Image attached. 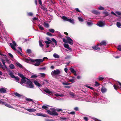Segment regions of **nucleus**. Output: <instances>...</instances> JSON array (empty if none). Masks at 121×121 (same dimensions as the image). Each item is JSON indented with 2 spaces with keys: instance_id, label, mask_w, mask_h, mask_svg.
<instances>
[{
  "instance_id": "obj_59",
  "label": "nucleus",
  "mask_w": 121,
  "mask_h": 121,
  "mask_svg": "<svg viewBox=\"0 0 121 121\" xmlns=\"http://www.w3.org/2000/svg\"><path fill=\"white\" fill-rule=\"evenodd\" d=\"M111 13L113 14L114 15V16L116 17L117 16V15L113 11L111 12Z\"/></svg>"
},
{
  "instance_id": "obj_53",
  "label": "nucleus",
  "mask_w": 121,
  "mask_h": 121,
  "mask_svg": "<svg viewBox=\"0 0 121 121\" xmlns=\"http://www.w3.org/2000/svg\"><path fill=\"white\" fill-rule=\"evenodd\" d=\"M116 13L118 15H121V13L118 11H117L116 12Z\"/></svg>"
},
{
  "instance_id": "obj_11",
  "label": "nucleus",
  "mask_w": 121,
  "mask_h": 121,
  "mask_svg": "<svg viewBox=\"0 0 121 121\" xmlns=\"http://www.w3.org/2000/svg\"><path fill=\"white\" fill-rule=\"evenodd\" d=\"M91 12L97 15H99L100 13L98 12V11L95 10H93Z\"/></svg>"
},
{
  "instance_id": "obj_57",
  "label": "nucleus",
  "mask_w": 121,
  "mask_h": 121,
  "mask_svg": "<svg viewBox=\"0 0 121 121\" xmlns=\"http://www.w3.org/2000/svg\"><path fill=\"white\" fill-rule=\"evenodd\" d=\"M113 86L114 88L116 90H117L118 88V86H117V85L115 84H114L113 85Z\"/></svg>"
},
{
  "instance_id": "obj_28",
  "label": "nucleus",
  "mask_w": 121,
  "mask_h": 121,
  "mask_svg": "<svg viewBox=\"0 0 121 121\" xmlns=\"http://www.w3.org/2000/svg\"><path fill=\"white\" fill-rule=\"evenodd\" d=\"M10 68L11 69H14V68L15 67L14 65L13 64H11L9 66Z\"/></svg>"
},
{
  "instance_id": "obj_10",
  "label": "nucleus",
  "mask_w": 121,
  "mask_h": 121,
  "mask_svg": "<svg viewBox=\"0 0 121 121\" xmlns=\"http://www.w3.org/2000/svg\"><path fill=\"white\" fill-rule=\"evenodd\" d=\"M107 44V43L106 42L104 41L103 40L102 41L99 43L97 44V46H101L102 45L106 46Z\"/></svg>"
},
{
  "instance_id": "obj_51",
  "label": "nucleus",
  "mask_w": 121,
  "mask_h": 121,
  "mask_svg": "<svg viewBox=\"0 0 121 121\" xmlns=\"http://www.w3.org/2000/svg\"><path fill=\"white\" fill-rule=\"evenodd\" d=\"M39 44L40 46L42 47H43V45L42 44V42L39 41Z\"/></svg>"
},
{
  "instance_id": "obj_3",
  "label": "nucleus",
  "mask_w": 121,
  "mask_h": 121,
  "mask_svg": "<svg viewBox=\"0 0 121 121\" xmlns=\"http://www.w3.org/2000/svg\"><path fill=\"white\" fill-rule=\"evenodd\" d=\"M60 70L58 69L52 71L51 73L52 76L55 78H57V75L60 74Z\"/></svg>"
},
{
  "instance_id": "obj_40",
  "label": "nucleus",
  "mask_w": 121,
  "mask_h": 121,
  "mask_svg": "<svg viewBox=\"0 0 121 121\" xmlns=\"http://www.w3.org/2000/svg\"><path fill=\"white\" fill-rule=\"evenodd\" d=\"M42 108L43 109H45L46 110H47L48 108V107L45 105H43L42 107Z\"/></svg>"
},
{
  "instance_id": "obj_2",
  "label": "nucleus",
  "mask_w": 121,
  "mask_h": 121,
  "mask_svg": "<svg viewBox=\"0 0 121 121\" xmlns=\"http://www.w3.org/2000/svg\"><path fill=\"white\" fill-rule=\"evenodd\" d=\"M67 40L65 38L63 39V42L66 43H68L70 45H72L73 44V40L69 36H66Z\"/></svg>"
},
{
  "instance_id": "obj_54",
  "label": "nucleus",
  "mask_w": 121,
  "mask_h": 121,
  "mask_svg": "<svg viewBox=\"0 0 121 121\" xmlns=\"http://www.w3.org/2000/svg\"><path fill=\"white\" fill-rule=\"evenodd\" d=\"M98 9L100 10H103L104 9V8L103 7L100 6L99 8Z\"/></svg>"
},
{
  "instance_id": "obj_48",
  "label": "nucleus",
  "mask_w": 121,
  "mask_h": 121,
  "mask_svg": "<svg viewBox=\"0 0 121 121\" xmlns=\"http://www.w3.org/2000/svg\"><path fill=\"white\" fill-rule=\"evenodd\" d=\"M39 28L41 30H44V28L41 25H40L39 26Z\"/></svg>"
},
{
  "instance_id": "obj_20",
  "label": "nucleus",
  "mask_w": 121,
  "mask_h": 121,
  "mask_svg": "<svg viewBox=\"0 0 121 121\" xmlns=\"http://www.w3.org/2000/svg\"><path fill=\"white\" fill-rule=\"evenodd\" d=\"M36 115L38 116L45 117H47V116L44 115H43L42 113H37L36 114Z\"/></svg>"
},
{
  "instance_id": "obj_37",
  "label": "nucleus",
  "mask_w": 121,
  "mask_h": 121,
  "mask_svg": "<svg viewBox=\"0 0 121 121\" xmlns=\"http://www.w3.org/2000/svg\"><path fill=\"white\" fill-rule=\"evenodd\" d=\"M18 75L21 78H22L25 77L24 76V75L23 74L19 73H18Z\"/></svg>"
},
{
  "instance_id": "obj_26",
  "label": "nucleus",
  "mask_w": 121,
  "mask_h": 121,
  "mask_svg": "<svg viewBox=\"0 0 121 121\" xmlns=\"http://www.w3.org/2000/svg\"><path fill=\"white\" fill-rule=\"evenodd\" d=\"M43 25L45 27L47 28L49 26V25L48 23L45 22L44 23Z\"/></svg>"
},
{
  "instance_id": "obj_21",
  "label": "nucleus",
  "mask_w": 121,
  "mask_h": 121,
  "mask_svg": "<svg viewBox=\"0 0 121 121\" xmlns=\"http://www.w3.org/2000/svg\"><path fill=\"white\" fill-rule=\"evenodd\" d=\"M1 61L3 63V64L4 66V68L7 69H8V68H7L6 65H5V61L4 60V59H2L1 60Z\"/></svg>"
},
{
  "instance_id": "obj_49",
  "label": "nucleus",
  "mask_w": 121,
  "mask_h": 121,
  "mask_svg": "<svg viewBox=\"0 0 121 121\" xmlns=\"http://www.w3.org/2000/svg\"><path fill=\"white\" fill-rule=\"evenodd\" d=\"M45 121H56L51 119H46L45 120Z\"/></svg>"
},
{
  "instance_id": "obj_31",
  "label": "nucleus",
  "mask_w": 121,
  "mask_h": 121,
  "mask_svg": "<svg viewBox=\"0 0 121 121\" xmlns=\"http://www.w3.org/2000/svg\"><path fill=\"white\" fill-rule=\"evenodd\" d=\"M67 119L65 117H60V120L61 121H66Z\"/></svg>"
},
{
  "instance_id": "obj_38",
  "label": "nucleus",
  "mask_w": 121,
  "mask_h": 121,
  "mask_svg": "<svg viewBox=\"0 0 121 121\" xmlns=\"http://www.w3.org/2000/svg\"><path fill=\"white\" fill-rule=\"evenodd\" d=\"M38 77V76H37V75H32L31 78H35Z\"/></svg>"
},
{
  "instance_id": "obj_4",
  "label": "nucleus",
  "mask_w": 121,
  "mask_h": 121,
  "mask_svg": "<svg viewBox=\"0 0 121 121\" xmlns=\"http://www.w3.org/2000/svg\"><path fill=\"white\" fill-rule=\"evenodd\" d=\"M9 75L12 78H15L16 81L19 82V78L18 77H15L13 74V72L11 71H10L9 72Z\"/></svg>"
},
{
  "instance_id": "obj_58",
  "label": "nucleus",
  "mask_w": 121,
  "mask_h": 121,
  "mask_svg": "<svg viewBox=\"0 0 121 121\" xmlns=\"http://www.w3.org/2000/svg\"><path fill=\"white\" fill-rule=\"evenodd\" d=\"M70 58V56H67L65 57V59H69Z\"/></svg>"
},
{
  "instance_id": "obj_24",
  "label": "nucleus",
  "mask_w": 121,
  "mask_h": 121,
  "mask_svg": "<svg viewBox=\"0 0 121 121\" xmlns=\"http://www.w3.org/2000/svg\"><path fill=\"white\" fill-rule=\"evenodd\" d=\"M42 7L41 8V9L43 10H44L45 11L47 12L48 10L47 8L45 7V5H42Z\"/></svg>"
},
{
  "instance_id": "obj_45",
  "label": "nucleus",
  "mask_w": 121,
  "mask_h": 121,
  "mask_svg": "<svg viewBox=\"0 0 121 121\" xmlns=\"http://www.w3.org/2000/svg\"><path fill=\"white\" fill-rule=\"evenodd\" d=\"M27 15L29 16H32L33 15V14L31 12H30L27 13Z\"/></svg>"
},
{
  "instance_id": "obj_46",
  "label": "nucleus",
  "mask_w": 121,
  "mask_h": 121,
  "mask_svg": "<svg viewBox=\"0 0 121 121\" xmlns=\"http://www.w3.org/2000/svg\"><path fill=\"white\" fill-rule=\"evenodd\" d=\"M98 79L100 80H101L104 79V78L100 76H99L98 77Z\"/></svg>"
},
{
  "instance_id": "obj_8",
  "label": "nucleus",
  "mask_w": 121,
  "mask_h": 121,
  "mask_svg": "<svg viewBox=\"0 0 121 121\" xmlns=\"http://www.w3.org/2000/svg\"><path fill=\"white\" fill-rule=\"evenodd\" d=\"M26 79L27 80H28V81L30 80L29 79L24 77L21 79V82H20V83L21 84H22L23 83H25L26 82H27L26 81Z\"/></svg>"
},
{
  "instance_id": "obj_56",
  "label": "nucleus",
  "mask_w": 121,
  "mask_h": 121,
  "mask_svg": "<svg viewBox=\"0 0 121 121\" xmlns=\"http://www.w3.org/2000/svg\"><path fill=\"white\" fill-rule=\"evenodd\" d=\"M45 43L47 44H52V43L50 41H45Z\"/></svg>"
},
{
  "instance_id": "obj_44",
  "label": "nucleus",
  "mask_w": 121,
  "mask_h": 121,
  "mask_svg": "<svg viewBox=\"0 0 121 121\" xmlns=\"http://www.w3.org/2000/svg\"><path fill=\"white\" fill-rule=\"evenodd\" d=\"M100 85V84L97 81H96L95 82V85L96 86H98Z\"/></svg>"
},
{
  "instance_id": "obj_22",
  "label": "nucleus",
  "mask_w": 121,
  "mask_h": 121,
  "mask_svg": "<svg viewBox=\"0 0 121 121\" xmlns=\"http://www.w3.org/2000/svg\"><path fill=\"white\" fill-rule=\"evenodd\" d=\"M14 94L18 98L22 96L21 95L17 92L14 93Z\"/></svg>"
},
{
  "instance_id": "obj_19",
  "label": "nucleus",
  "mask_w": 121,
  "mask_h": 121,
  "mask_svg": "<svg viewBox=\"0 0 121 121\" xmlns=\"http://www.w3.org/2000/svg\"><path fill=\"white\" fill-rule=\"evenodd\" d=\"M107 90L104 87H102L101 89V91L103 93H104L106 92Z\"/></svg>"
},
{
  "instance_id": "obj_7",
  "label": "nucleus",
  "mask_w": 121,
  "mask_h": 121,
  "mask_svg": "<svg viewBox=\"0 0 121 121\" xmlns=\"http://www.w3.org/2000/svg\"><path fill=\"white\" fill-rule=\"evenodd\" d=\"M26 84L28 85L31 88H33L34 87V86L33 85V84L30 80L29 81H27Z\"/></svg>"
},
{
  "instance_id": "obj_62",
  "label": "nucleus",
  "mask_w": 121,
  "mask_h": 121,
  "mask_svg": "<svg viewBox=\"0 0 121 121\" xmlns=\"http://www.w3.org/2000/svg\"><path fill=\"white\" fill-rule=\"evenodd\" d=\"M0 67L3 69H4V67L1 64V63L0 62Z\"/></svg>"
},
{
  "instance_id": "obj_33",
  "label": "nucleus",
  "mask_w": 121,
  "mask_h": 121,
  "mask_svg": "<svg viewBox=\"0 0 121 121\" xmlns=\"http://www.w3.org/2000/svg\"><path fill=\"white\" fill-rule=\"evenodd\" d=\"M26 52L28 54H31L32 52L30 49H27L26 50Z\"/></svg>"
},
{
  "instance_id": "obj_18",
  "label": "nucleus",
  "mask_w": 121,
  "mask_h": 121,
  "mask_svg": "<svg viewBox=\"0 0 121 121\" xmlns=\"http://www.w3.org/2000/svg\"><path fill=\"white\" fill-rule=\"evenodd\" d=\"M3 104L6 107L9 108H13V107L12 106H11L10 104H9L5 102H4Z\"/></svg>"
},
{
  "instance_id": "obj_15",
  "label": "nucleus",
  "mask_w": 121,
  "mask_h": 121,
  "mask_svg": "<svg viewBox=\"0 0 121 121\" xmlns=\"http://www.w3.org/2000/svg\"><path fill=\"white\" fill-rule=\"evenodd\" d=\"M43 91L46 92L48 94H52V92L50 91L48 88L44 89Z\"/></svg>"
},
{
  "instance_id": "obj_34",
  "label": "nucleus",
  "mask_w": 121,
  "mask_h": 121,
  "mask_svg": "<svg viewBox=\"0 0 121 121\" xmlns=\"http://www.w3.org/2000/svg\"><path fill=\"white\" fill-rule=\"evenodd\" d=\"M70 70L71 71L72 73H73L75 72V71L74 70L73 68H70Z\"/></svg>"
},
{
  "instance_id": "obj_36",
  "label": "nucleus",
  "mask_w": 121,
  "mask_h": 121,
  "mask_svg": "<svg viewBox=\"0 0 121 121\" xmlns=\"http://www.w3.org/2000/svg\"><path fill=\"white\" fill-rule=\"evenodd\" d=\"M49 31L52 33H53L55 32V30L54 29H49Z\"/></svg>"
},
{
  "instance_id": "obj_52",
  "label": "nucleus",
  "mask_w": 121,
  "mask_h": 121,
  "mask_svg": "<svg viewBox=\"0 0 121 121\" xmlns=\"http://www.w3.org/2000/svg\"><path fill=\"white\" fill-rule=\"evenodd\" d=\"M46 34L50 36H52V35L51 33L48 32H47L46 33Z\"/></svg>"
},
{
  "instance_id": "obj_17",
  "label": "nucleus",
  "mask_w": 121,
  "mask_h": 121,
  "mask_svg": "<svg viewBox=\"0 0 121 121\" xmlns=\"http://www.w3.org/2000/svg\"><path fill=\"white\" fill-rule=\"evenodd\" d=\"M6 90L4 88H1L0 89V93H6Z\"/></svg>"
},
{
  "instance_id": "obj_1",
  "label": "nucleus",
  "mask_w": 121,
  "mask_h": 121,
  "mask_svg": "<svg viewBox=\"0 0 121 121\" xmlns=\"http://www.w3.org/2000/svg\"><path fill=\"white\" fill-rule=\"evenodd\" d=\"M56 111L58 112H60V111H62V110L60 109H56L54 108H53L52 109V111L48 110L47 111V112L48 113L51 115L57 116L58 115V114L56 112Z\"/></svg>"
},
{
  "instance_id": "obj_27",
  "label": "nucleus",
  "mask_w": 121,
  "mask_h": 121,
  "mask_svg": "<svg viewBox=\"0 0 121 121\" xmlns=\"http://www.w3.org/2000/svg\"><path fill=\"white\" fill-rule=\"evenodd\" d=\"M51 40L53 42H54L55 43V45L56 46L57 45V42L56 40L52 38Z\"/></svg>"
},
{
  "instance_id": "obj_9",
  "label": "nucleus",
  "mask_w": 121,
  "mask_h": 121,
  "mask_svg": "<svg viewBox=\"0 0 121 121\" xmlns=\"http://www.w3.org/2000/svg\"><path fill=\"white\" fill-rule=\"evenodd\" d=\"M97 25L100 27H102L105 25V23L102 21H100L97 23Z\"/></svg>"
},
{
  "instance_id": "obj_63",
  "label": "nucleus",
  "mask_w": 121,
  "mask_h": 121,
  "mask_svg": "<svg viewBox=\"0 0 121 121\" xmlns=\"http://www.w3.org/2000/svg\"><path fill=\"white\" fill-rule=\"evenodd\" d=\"M8 54L9 56L12 58H13V55L11 54L10 53H9Z\"/></svg>"
},
{
  "instance_id": "obj_41",
  "label": "nucleus",
  "mask_w": 121,
  "mask_h": 121,
  "mask_svg": "<svg viewBox=\"0 0 121 121\" xmlns=\"http://www.w3.org/2000/svg\"><path fill=\"white\" fill-rule=\"evenodd\" d=\"M21 41L23 43H24L27 40V39H25L23 38H22L21 39Z\"/></svg>"
},
{
  "instance_id": "obj_64",
  "label": "nucleus",
  "mask_w": 121,
  "mask_h": 121,
  "mask_svg": "<svg viewBox=\"0 0 121 121\" xmlns=\"http://www.w3.org/2000/svg\"><path fill=\"white\" fill-rule=\"evenodd\" d=\"M71 87V86H64V87L66 88L69 89Z\"/></svg>"
},
{
  "instance_id": "obj_35",
  "label": "nucleus",
  "mask_w": 121,
  "mask_h": 121,
  "mask_svg": "<svg viewBox=\"0 0 121 121\" xmlns=\"http://www.w3.org/2000/svg\"><path fill=\"white\" fill-rule=\"evenodd\" d=\"M78 18L80 21L82 22L84 21L83 19L80 17H78Z\"/></svg>"
},
{
  "instance_id": "obj_39",
  "label": "nucleus",
  "mask_w": 121,
  "mask_h": 121,
  "mask_svg": "<svg viewBox=\"0 0 121 121\" xmlns=\"http://www.w3.org/2000/svg\"><path fill=\"white\" fill-rule=\"evenodd\" d=\"M64 47L66 48H67L69 47V45L66 43L64 44Z\"/></svg>"
},
{
  "instance_id": "obj_25",
  "label": "nucleus",
  "mask_w": 121,
  "mask_h": 121,
  "mask_svg": "<svg viewBox=\"0 0 121 121\" xmlns=\"http://www.w3.org/2000/svg\"><path fill=\"white\" fill-rule=\"evenodd\" d=\"M68 21L70 23L73 24L74 23V20L73 19H69L68 18Z\"/></svg>"
},
{
  "instance_id": "obj_16",
  "label": "nucleus",
  "mask_w": 121,
  "mask_h": 121,
  "mask_svg": "<svg viewBox=\"0 0 121 121\" xmlns=\"http://www.w3.org/2000/svg\"><path fill=\"white\" fill-rule=\"evenodd\" d=\"M26 109L28 111L30 112H34L36 111V109L34 108H31V109Z\"/></svg>"
},
{
  "instance_id": "obj_6",
  "label": "nucleus",
  "mask_w": 121,
  "mask_h": 121,
  "mask_svg": "<svg viewBox=\"0 0 121 121\" xmlns=\"http://www.w3.org/2000/svg\"><path fill=\"white\" fill-rule=\"evenodd\" d=\"M12 43L13 44L11 43H10V45L13 49H15V47L16 46V44L15 41H13Z\"/></svg>"
},
{
  "instance_id": "obj_14",
  "label": "nucleus",
  "mask_w": 121,
  "mask_h": 121,
  "mask_svg": "<svg viewBox=\"0 0 121 121\" xmlns=\"http://www.w3.org/2000/svg\"><path fill=\"white\" fill-rule=\"evenodd\" d=\"M33 82L36 86L39 87H41L42 86V85L37 81H35Z\"/></svg>"
},
{
  "instance_id": "obj_42",
  "label": "nucleus",
  "mask_w": 121,
  "mask_h": 121,
  "mask_svg": "<svg viewBox=\"0 0 121 121\" xmlns=\"http://www.w3.org/2000/svg\"><path fill=\"white\" fill-rule=\"evenodd\" d=\"M117 27H119L121 26V24L119 22H117Z\"/></svg>"
},
{
  "instance_id": "obj_23",
  "label": "nucleus",
  "mask_w": 121,
  "mask_h": 121,
  "mask_svg": "<svg viewBox=\"0 0 121 121\" xmlns=\"http://www.w3.org/2000/svg\"><path fill=\"white\" fill-rule=\"evenodd\" d=\"M103 13L105 15V16H104V17H105L106 16H108L109 14L108 12H107V11L106 10L104 11L103 12Z\"/></svg>"
},
{
  "instance_id": "obj_30",
  "label": "nucleus",
  "mask_w": 121,
  "mask_h": 121,
  "mask_svg": "<svg viewBox=\"0 0 121 121\" xmlns=\"http://www.w3.org/2000/svg\"><path fill=\"white\" fill-rule=\"evenodd\" d=\"M62 19L64 20L68 21V18L65 16H63L62 17Z\"/></svg>"
},
{
  "instance_id": "obj_29",
  "label": "nucleus",
  "mask_w": 121,
  "mask_h": 121,
  "mask_svg": "<svg viewBox=\"0 0 121 121\" xmlns=\"http://www.w3.org/2000/svg\"><path fill=\"white\" fill-rule=\"evenodd\" d=\"M53 56L55 58H58L59 57V55L56 53H54L53 55Z\"/></svg>"
},
{
  "instance_id": "obj_50",
  "label": "nucleus",
  "mask_w": 121,
  "mask_h": 121,
  "mask_svg": "<svg viewBox=\"0 0 121 121\" xmlns=\"http://www.w3.org/2000/svg\"><path fill=\"white\" fill-rule=\"evenodd\" d=\"M87 24L88 26H90L93 24V23L92 22H87Z\"/></svg>"
},
{
  "instance_id": "obj_55",
  "label": "nucleus",
  "mask_w": 121,
  "mask_h": 121,
  "mask_svg": "<svg viewBox=\"0 0 121 121\" xmlns=\"http://www.w3.org/2000/svg\"><path fill=\"white\" fill-rule=\"evenodd\" d=\"M117 49L120 51L121 50V47L120 45H119L117 48Z\"/></svg>"
},
{
  "instance_id": "obj_12",
  "label": "nucleus",
  "mask_w": 121,
  "mask_h": 121,
  "mask_svg": "<svg viewBox=\"0 0 121 121\" xmlns=\"http://www.w3.org/2000/svg\"><path fill=\"white\" fill-rule=\"evenodd\" d=\"M98 46H92V48L94 50H100V48L99 47H98Z\"/></svg>"
},
{
  "instance_id": "obj_5",
  "label": "nucleus",
  "mask_w": 121,
  "mask_h": 121,
  "mask_svg": "<svg viewBox=\"0 0 121 121\" xmlns=\"http://www.w3.org/2000/svg\"><path fill=\"white\" fill-rule=\"evenodd\" d=\"M34 62L35 61L36 62L34 64V65L36 66H39L41 62H43V60H42V59H36L35 60H34Z\"/></svg>"
},
{
  "instance_id": "obj_60",
  "label": "nucleus",
  "mask_w": 121,
  "mask_h": 121,
  "mask_svg": "<svg viewBox=\"0 0 121 121\" xmlns=\"http://www.w3.org/2000/svg\"><path fill=\"white\" fill-rule=\"evenodd\" d=\"M26 100L27 101H33L32 100V99L30 98H26Z\"/></svg>"
},
{
  "instance_id": "obj_47",
  "label": "nucleus",
  "mask_w": 121,
  "mask_h": 121,
  "mask_svg": "<svg viewBox=\"0 0 121 121\" xmlns=\"http://www.w3.org/2000/svg\"><path fill=\"white\" fill-rule=\"evenodd\" d=\"M38 19V18L37 17H34L33 18H32V21L35 20H37Z\"/></svg>"
},
{
  "instance_id": "obj_61",
  "label": "nucleus",
  "mask_w": 121,
  "mask_h": 121,
  "mask_svg": "<svg viewBox=\"0 0 121 121\" xmlns=\"http://www.w3.org/2000/svg\"><path fill=\"white\" fill-rule=\"evenodd\" d=\"M62 84L64 85H68L70 84L68 82H67V83H65L64 82H63L62 83Z\"/></svg>"
},
{
  "instance_id": "obj_43",
  "label": "nucleus",
  "mask_w": 121,
  "mask_h": 121,
  "mask_svg": "<svg viewBox=\"0 0 121 121\" xmlns=\"http://www.w3.org/2000/svg\"><path fill=\"white\" fill-rule=\"evenodd\" d=\"M17 64V65H18L20 68H22L23 67V66L19 63L18 62Z\"/></svg>"
},
{
  "instance_id": "obj_13",
  "label": "nucleus",
  "mask_w": 121,
  "mask_h": 121,
  "mask_svg": "<svg viewBox=\"0 0 121 121\" xmlns=\"http://www.w3.org/2000/svg\"><path fill=\"white\" fill-rule=\"evenodd\" d=\"M25 61L27 63H29V61H30L32 62H34V60L30 58L29 59H27V58H25Z\"/></svg>"
},
{
  "instance_id": "obj_32",
  "label": "nucleus",
  "mask_w": 121,
  "mask_h": 121,
  "mask_svg": "<svg viewBox=\"0 0 121 121\" xmlns=\"http://www.w3.org/2000/svg\"><path fill=\"white\" fill-rule=\"evenodd\" d=\"M39 74L40 75V76L43 78H44L46 76V74L44 73H40Z\"/></svg>"
}]
</instances>
